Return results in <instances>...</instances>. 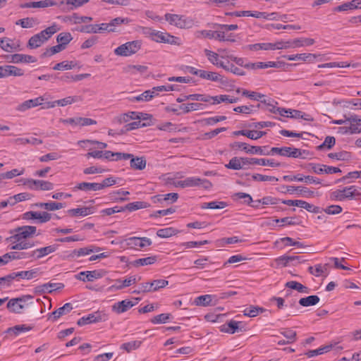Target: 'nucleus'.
<instances>
[{
	"instance_id": "obj_7",
	"label": "nucleus",
	"mask_w": 361,
	"mask_h": 361,
	"mask_svg": "<svg viewBox=\"0 0 361 361\" xmlns=\"http://www.w3.org/2000/svg\"><path fill=\"white\" fill-rule=\"evenodd\" d=\"M33 296L31 295H24L19 298H11L8 300L6 307L8 310L15 314H21L25 308L24 305H20V302H27L32 300Z\"/></svg>"
},
{
	"instance_id": "obj_41",
	"label": "nucleus",
	"mask_w": 361,
	"mask_h": 361,
	"mask_svg": "<svg viewBox=\"0 0 361 361\" xmlns=\"http://www.w3.org/2000/svg\"><path fill=\"white\" fill-rule=\"evenodd\" d=\"M154 97V91L153 90H146L141 94L133 97L130 99V101L135 102H148L151 100Z\"/></svg>"
},
{
	"instance_id": "obj_50",
	"label": "nucleus",
	"mask_w": 361,
	"mask_h": 361,
	"mask_svg": "<svg viewBox=\"0 0 361 361\" xmlns=\"http://www.w3.org/2000/svg\"><path fill=\"white\" fill-rule=\"evenodd\" d=\"M73 37L70 32H61L56 37V41L65 49L66 45L72 40Z\"/></svg>"
},
{
	"instance_id": "obj_32",
	"label": "nucleus",
	"mask_w": 361,
	"mask_h": 361,
	"mask_svg": "<svg viewBox=\"0 0 361 361\" xmlns=\"http://www.w3.org/2000/svg\"><path fill=\"white\" fill-rule=\"evenodd\" d=\"M68 214L72 216H85L94 212L93 207H81L76 209H71L67 211Z\"/></svg>"
},
{
	"instance_id": "obj_31",
	"label": "nucleus",
	"mask_w": 361,
	"mask_h": 361,
	"mask_svg": "<svg viewBox=\"0 0 361 361\" xmlns=\"http://www.w3.org/2000/svg\"><path fill=\"white\" fill-rule=\"evenodd\" d=\"M233 133L235 135H242L252 140H257L265 135L266 133L264 131L241 130L235 131Z\"/></svg>"
},
{
	"instance_id": "obj_58",
	"label": "nucleus",
	"mask_w": 361,
	"mask_h": 361,
	"mask_svg": "<svg viewBox=\"0 0 361 361\" xmlns=\"http://www.w3.org/2000/svg\"><path fill=\"white\" fill-rule=\"evenodd\" d=\"M157 261L156 256L147 257L145 258H140L135 260V266H145L154 264Z\"/></svg>"
},
{
	"instance_id": "obj_15",
	"label": "nucleus",
	"mask_w": 361,
	"mask_h": 361,
	"mask_svg": "<svg viewBox=\"0 0 361 361\" xmlns=\"http://www.w3.org/2000/svg\"><path fill=\"white\" fill-rule=\"evenodd\" d=\"M1 78L9 76H22L24 75V71L15 66L5 65L1 66Z\"/></svg>"
},
{
	"instance_id": "obj_21",
	"label": "nucleus",
	"mask_w": 361,
	"mask_h": 361,
	"mask_svg": "<svg viewBox=\"0 0 361 361\" xmlns=\"http://www.w3.org/2000/svg\"><path fill=\"white\" fill-rule=\"evenodd\" d=\"M283 180H288V181L296 180V181H299V182L305 181V183H314V184H320L321 183L320 180L314 176H303L301 174H298V175L293 176H284L283 177Z\"/></svg>"
},
{
	"instance_id": "obj_29",
	"label": "nucleus",
	"mask_w": 361,
	"mask_h": 361,
	"mask_svg": "<svg viewBox=\"0 0 361 361\" xmlns=\"http://www.w3.org/2000/svg\"><path fill=\"white\" fill-rule=\"evenodd\" d=\"M73 310V305L71 303H66L63 307L58 308L54 311L50 315L49 318L52 319L53 321L57 320L62 315L66 314Z\"/></svg>"
},
{
	"instance_id": "obj_24",
	"label": "nucleus",
	"mask_w": 361,
	"mask_h": 361,
	"mask_svg": "<svg viewBox=\"0 0 361 361\" xmlns=\"http://www.w3.org/2000/svg\"><path fill=\"white\" fill-rule=\"evenodd\" d=\"M102 277V274L97 271H81L78 275L75 276V278L82 281H92L94 279H99Z\"/></svg>"
},
{
	"instance_id": "obj_44",
	"label": "nucleus",
	"mask_w": 361,
	"mask_h": 361,
	"mask_svg": "<svg viewBox=\"0 0 361 361\" xmlns=\"http://www.w3.org/2000/svg\"><path fill=\"white\" fill-rule=\"evenodd\" d=\"M255 165H261V166H269L270 167H279L281 164L279 162H276L274 159H257L254 158Z\"/></svg>"
},
{
	"instance_id": "obj_12",
	"label": "nucleus",
	"mask_w": 361,
	"mask_h": 361,
	"mask_svg": "<svg viewBox=\"0 0 361 361\" xmlns=\"http://www.w3.org/2000/svg\"><path fill=\"white\" fill-rule=\"evenodd\" d=\"M23 184L32 190H51L54 188L52 183L42 180L25 179Z\"/></svg>"
},
{
	"instance_id": "obj_40",
	"label": "nucleus",
	"mask_w": 361,
	"mask_h": 361,
	"mask_svg": "<svg viewBox=\"0 0 361 361\" xmlns=\"http://www.w3.org/2000/svg\"><path fill=\"white\" fill-rule=\"evenodd\" d=\"M361 1L358 0H353L350 2L344 3L340 6H338L334 8V11H345L349 9H355L359 8V4Z\"/></svg>"
},
{
	"instance_id": "obj_62",
	"label": "nucleus",
	"mask_w": 361,
	"mask_h": 361,
	"mask_svg": "<svg viewBox=\"0 0 361 361\" xmlns=\"http://www.w3.org/2000/svg\"><path fill=\"white\" fill-rule=\"evenodd\" d=\"M176 230L172 227L161 228L157 231V235L160 238H169L176 234Z\"/></svg>"
},
{
	"instance_id": "obj_18",
	"label": "nucleus",
	"mask_w": 361,
	"mask_h": 361,
	"mask_svg": "<svg viewBox=\"0 0 361 361\" xmlns=\"http://www.w3.org/2000/svg\"><path fill=\"white\" fill-rule=\"evenodd\" d=\"M61 121L66 124L80 126H86L90 125L97 124V121L92 118H82V117H76V118H70L67 119H61Z\"/></svg>"
},
{
	"instance_id": "obj_17",
	"label": "nucleus",
	"mask_w": 361,
	"mask_h": 361,
	"mask_svg": "<svg viewBox=\"0 0 361 361\" xmlns=\"http://www.w3.org/2000/svg\"><path fill=\"white\" fill-rule=\"evenodd\" d=\"M151 244V240L146 237H131L126 239V245L131 248H136L137 247L142 248L146 246H149Z\"/></svg>"
},
{
	"instance_id": "obj_35",
	"label": "nucleus",
	"mask_w": 361,
	"mask_h": 361,
	"mask_svg": "<svg viewBox=\"0 0 361 361\" xmlns=\"http://www.w3.org/2000/svg\"><path fill=\"white\" fill-rule=\"evenodd\" d=\"M179 109L186 114L190 111L202 110L204 109V104L201 103L183 104L179 106Z\"/></svg>"
},
{
	"instance_id": "obj_63",
	"label": "nucleus",
	"mask_w": 361,
	"mask_h": 361,
	"mask_svg": "<svg viewBox=\"0 0 361 361\" xmlns=\"http://www.w3.org/2000/svg\"><path fill=\"white\" fill-rule=\"evenodd\" d=\"M336 140L334 137L327 136L326 137L324 142L317 147V149L319 150H322L324 148L330 149L334 146Z\"/></svg>"
},
{
	"instance_id": "obj_10",
	"label": "nucleus",
	"mask_w": 361,
	"mask_h": 361,
	"mask_svg": "<svg viewBox=\"0 0 361 361\" xmlns=\"http://www.w3.org/2000/svg\"><path fill=\"white\" fill-rule=\"evenodd\" d=\"M59 246V245L57 244H53L46 247L37 248L30 252V257L32 260H39L41 258L56 252L58 250Z\"/></svg>"
},
{
	"instance_id": "obj_51",
	"label": "nucleus",
	"mask_w": 361,
	"mask_h": 361,
	"mask_svg": "<svg viewBox=\"0 0 361 361\" xmlns=\"http://www.w3.org/2000/svg\"><path fill=\"white\" fill-rule=\"evenodd\" d=\"M15 279L13 272L5 276L0 277V288H9Z\"/></svg>"
},
{
	"instance_id": "obj_56",
	"label": "nucleus",
	"mask_w": 361,
	"mask_h": 361,
	"mask_svg": "<svg viewBox=\"0 0 361 361\" xmlns=\"http://www.w3.org/2000/svg\"><path fill=\"white\" fill-rule=\"evenodd\" d=\"M15 143L20 145L31 144L32 145H38L42 143V140L36 137L31 138H17L15 140Z\"/></svg>"
},
{
	"instance_id": "obj_22",
	"label": "nucleus",
	"mask_w": 361,
	"mask_h": 361,
	"mask_svg": "<svg viewBox=\"0 0 361 361\" xmlns=\"http://www.w3.org/2000/svg\"><path fill=\"white\" fill-rule=\"evenodd\" d=\"M57 3L54 0H43L39 1H33L29 3H24L20 4V7L22 8H47L56 6Z\"/></svg>"
},
{
	"instance_id": "obj_25",
	"label": "nucleus",
	"mask_w": 361,
	"mask_h": 361,
	"mask_svg": "<svg viewBox=\"0 0 361 361\" xmlns=\"http://www.w3.org/2000/svg\"><path fill=\"white\" fill-rule=\"evenodd\" d=\"M101 250L99 247H82L78 250H73L68 256L69 259H74L76 257L81 256L88 255L93 252H99Z\"/></svg>"
},
{
	"instance_id": "obj_8",
	"label": "nucleus",
	"mask_w": 361,
	"mask_h": 361,
	"mask_svg": "<svg viewBox=\"0 0 361 361\" xmlns=\"http://www.w3.org/2000/svg\"><path fill=\"white\" fill-rule=\"evenodd\" d=\"M300 42H305L306 45H312L314 43V39L312 38H298L293 41L277 42H276V49H286L303 47L304 44H300Z\"/></svg>"
},
{
	"instance_id": "obj_36",
	"label": "nucleus",
	"mask_w": 361,
	"mask_h": 361,
	"mask_svg": "<svg viewBox=\"0 0 361 361\" xmlns=\"http://www.w3.org/2000/svg\"><path fill=\"white\" fill-rule=\"evenodd\" d=\"M75 189L84 190V191L101 190L99 183H87V182H82V183H80L77 184L76 186L75 187Z\"/></svg>"
},
{
	"instance_id": "obj_43",
	"label": "nucleus",
	"mask_w": 361,
	"mask_h": 361,
	"mask_svg": "<svg viewBox=\"0 0 361 361\" xmlns=\"http://www.w3.org/2000/svg\"><path fill=\"white\" fill-rule=\"evenodd\" d=\"M285 286L286 288L296 290L300 293H309V292H310V289L307 287H306V286H303L302 283L295 281H288L285 284Z\"/></svg>"
},
{
	"instance_id": "obj_59",
	"label": "nucleus",
	"mask_w": 361,
	"mask_h": 361,
	"mask_svg": "<svg viewBox=\"0 0 361 361\" xmlns=\"http://www.w3.org/2000/svg\"><path fill=\"white\" fill-rule=\"evenodd\" d=\"M131 22V20L128 18H121L118 17L111 20L110 23H109V25L110 26V28L114 30V32L116 31V27L118 25H120L121 24H128Z\"/></svg>"
},
{
	"instance_id": "obj_30",
	"label": "nucleus",
	"mask_w": 361,
	"mask_h": 361,
	"mask_svg": "<svg viewBox=\"0 0 361 361\" xmlns=\"http://www.w3.org/2000/svg\"><path fill=\"white\" fill-rule=\"evenodd\" d=\"M11 62L13 63H35L37 61L36 58L30 55L15 54L11 55Z\"/></svg>"
},
{
	"instance_id": "obj_38",
	"label": "nucleus",
	"mask_w": 361,
	"mask_h": 361,
	"mask_svg": "<svg viewBox=\"0 0 361 361\" xmlns=\"http://www.w3.org/2000/svg\"><path fill=\"white\" fill-rule=\"evenodd\" d=\"M240 324V322H236L234 320H231L227 324H225L223 326H221V331H224V332L233 334L238 331V330L240 329H239Z\"/></svg>"
},
{
	"instance_id": "obj_3",
	"label": "nucleus",
	"mask_w": 361,
	"mask_h": 361,
	"mask_svg": "<svg viewBox=\"0 0 361 361\" xmlns=\"http://www.w3.org/2000/svg\"><path fill=\"white\" fill-rule=\"evenodd\" d=\"M57 31L58 28L56 25L48 27L45 30L31 37L28 41L27 47L30 49L39 47Z\"/></svg>"
},
{
	"instance_id": "obj_39",
	"label": "nucleus",
	"mask_w": 361,
	"mask_h": 361,
	"mask_svg": "<svg viewBox=\"0 0 361 361\" xmlns=\"http://www.w3.org/2000/svg\"><path fill=\"white\" fill-rule=\"evenodd\" d=\"M37 269H32L29 271H21L18 272H13L15 279L19 281L20 279H31L37 276Z\"/></svg>"
},
{
	"instance_id": "obj_53",
	"label": "nucleus",
	"mask_w": 361,
	"mask_h": 361,
	"mask_svg": "<svg viewBox=\"0 0 361 361\" xmlns=\"http://www.w3.org/2000/svg\"><path fill=\"white\" fill-rule=\"evenodd\" d=\"M257 68H280L283 66V63L281 61H268V62H257Z\"/></svg>"
},
{
	"instance_id": "obj_28",
	"label": "nucleus",
	"mask_w": 361,
	"mask_h": 361,
	"mask_svg": "<svg viewBox=\"0 0 361 361\" xmlns=\"http://www.w3.org/2000/svg\"><path fill=\"white\" fill-rule=\"evenodd\" d=\"M319 56H322V55L314 54H297L295 55L285 56L284 57L287 59L288 61L302 60L314 61L317 57Z\"/></svg>"
},
{
	"instance_id": "obj_20",
	"label": "nucleus",
	"mask_w": 361,
	"mask_h": 361,
	"mask_svg": "<svg viewBox=\"0 0 361 361\" xmlns=\"http://www.w3.org/2000/svg\"><path fill=\"white\" fill-rule=\"evenodd\" d=\"M115 281H116V283L111 286L109 288V290L112 291V290H121L124 288L128 287L133 284L136 283L137 281L135 276H130L129 278L126 279L124 280L116 279Z\"/></svg>"
},
{
	"instance_id": "obj_47",
	"label": "nucleus",
	"mask_w": 361,
	"mask_h": 361,
	"mask_svg": "<svg viewBox=\"0 0 361 361\" xmlns=\"http://www.w3.org/2000/svg\"><path fill=\"white\" fill-rule=\"evenodd\" d=\"M200 77L202 79L211 80V81H219L221 80V75L216 72L207 71L202 70Z\"/></svg>"
},
{
	"instance_id": "obj_27",
	"label": "nucleus",
	"mask_w": 361,
	"mask_h": 361,
	"mask_svg": "<svg viewBox=\"0 0 361 361\" xmlns=\"http://www.w3.org/2000/svg\"><path fill=\"white\" fill-rule=\"evenodd\" d=\"M135 305V303H133L130 300H124L121 302H116L112 306V310L117 314H121L126 312L133 307Z\"/></svg>"
},
{
	"instance_id": "obj_6",
	"label": "nucleus",
	"mask_w": 361,
	"mask_h": 361,
	"mask_svg": "<svg viewBox=\"0 0 361 361\" xmlns=\"http://www.w3.org/2000/svg\"><path fill=\"white\" fill-rule=\"evenodd\" d=\"M231 146L233 149H240L251 154L269 155V153H268V148L266 146H250L247 143L240 142H235Z\"/></svg>"
},
{
	"instance_id": "obj_49",
	"label": "nucleus",
	"mask_w": 361,
	"mask_h": 361,
	"mask_svg": "<svg viewBox=\"0 0 361 361\" xmlns=\"http://www.w3.org/2000/svg\"><path fill=\"white\" fill-rule=\"evenodd\" d=\"M90 1V0H66L61 1L60 4H66L67 6H70L69 10H73L74 8L82 6Z\"/></svg>"
},
{
	"instance_id": "obj_61",
	"label": "nucleus",
	"mask_w": 361,
	"mask_h": 361,
	"mask_svg": "<svg viewBox=\"0 0 361 361\" xmlns=\"http://www.w3.org/2000/svg\"><path fill=\"white\" fill-rule=\"evenodd\" d=\"M328 157L331 159L346 161L350 159L351 155L350 153L348 152H340L336 153H329Z\"/></svg>"
},
{
	"instance_id": "obj_45",
	"label": "nucleus",
	"mask_w": 361,
	"mask_h": 361,
	"mask_svg": "<svg viewBox=\"0 0 361 361\" xmlns=\"http://www.w3.org/2000/svg\"><path fill=\"white\" fill-rule=\"evenodd\" d=\"M319 298L317 295H310L300 299L299 304L303 307L312 306L317 304Z\"/></svg>"
},
{
	"instance_id": "obj_52",
	"label": "nucleus",
	"mask_w": 361,
	"mask_h": 361,
	"mask_svg": "<svg viewBox=\"0 0 361 361\" xmlns=\"http://www.w3.org/2000/svg\"><path fill=\"white\" fill-rule=\"evenodd\" d=\"M141 343L142 341H140L125 343L121 345V349L126 350L127 353H130L132 350L137 349L141 345Z\"/></svg>"
},
{
	"instance_id": "obj_14",
	"label": "nucleus",
	"mask_w": 361,
	"mask_h": 361,
	"mask_svg": "<svg viewBox=\"0 0 361 361\" xmlns=\"http://www.w3.org/2000/svg\"><path fill=\"white\" fill-rule=\"evenodd\" d=\"M169 284V281L164 279L154 280L151 282L142 283V288L146 293L154 292L160 288L166 287Z\"/></svg>"
},
{
	"instance_id": "obj_46",
	"label": "nucleus",
	"mask_w": 361,
	"mask_h": 361,
	"mask_svg": "<svg viewBox=\"0 0 361 361\" xmlns=\"http://www.w3.org/2000/svg\"><path fill=\"white\" fill-rule=\"evenodd\" d=\"M212 296L211 295H200L195 299L194 303L197 306L207 307L211 305Z\"/></svg>"
},
{
	"instance_id": "obj_9",
	"label": "nucleus",
	"mask_w": 361,
	"mask_h": 361,
	"mask_svg": "<svg viewBox=\"0 0 361 361\" xmlns=\"http://www.w3.org/2000/svg\"><path fill=\"white\" fill-rule=\"evenodd\" d=\"M108 319L107 314L103 311H96L86 317H82L77 322L78 326L104 322Z\"/></svg>"
},
{
	"instance_id": "obj_11",
	"label": "nucleus",
	"mask_w": 361,
	"mask_h": 361,
	"mask_svg": "<svg viewBox=\"0 0 361 361\" xmlns=\"http://www.w3.org/2000/svg\"><path fill=\"white\" fill-rule=\"evenodd\" d=\"M307 168H308L311 171L317 174H332L341 172V170L338 167L330 166L324 164H318L314 163L308 164Z\"/></svg>"
},
{
	"instance_id": "obj_13",
	"label": "nucleus",
	"mask_w": 361,
	"mask_h": 361,
	"mask_svg": "<svg viewBox=\"0 0 361 361\" xmlns=\"http://www.w3.org/2000/svg\"><path fill=\"white\" fill-rule=\"evenodd\" d=\"M177 37L171 35L167 32H160L155 30L153 35V41L159 43H167L171 44H176Z\"/></svg>"
},
{
	"instance_id": "obj_5",
	"label": "nucleus",
	"mask_w": 361,
	"mask_h": 361,
	"mask_svg": "<svg viewBox=\"0 0 361 361\" xmlns=\"http://www.w3.org/2000/svg\"><path fill=\"white\" fill-rule=\"evenodd\" d=\"M164 18L170 25H174L178 28H189L192 25V20L185 18L184 16L166 13Z\"/></svg>"
},
{
	"instance_id": "obj_34",
	"label": "nucleus",
	"mask_w": 361,
	"mask_h": 361,
	"mask_svg": "<svg viewBox=\"0 0 361 361\" xmlns=\"http://www.w3.org/2000/svg\"><path fill=\"white\" fill-rule=\"evenodd\" d=\"M30 252H12L9 253H6L4 255V258L5 260H6V264L10 261L13 259H29L30 257Z\"/></svg>"
},
{
	"instance_id": "obj_55",
	"label": "nucleus",
	"mask_w": 361,
	"mask_h": 361,
	"mask_svg": "<svg viewBox=\"0 0 361 361\" xmlns=\"http://www.w3.org/2000/svg\"><path fill=\"white\" fill-rule=\"evenodd\" d=\"M226 206V203L225 202H218L213 201L210 202H205L202 206V209H223Z\"/></svg>"
},
{
	"instance_id": "obj_16",
	"label": "nucleus",
	"mask_w": 361,
	"mask_h": 361,
	"mask_svg": "<svg viewBox=\"0 0 361 361\" xmlns=\"http://www.w3.org/2000/svg\"><path fill=\"white\" fill-rule=\"evenodd\" d=\"M187 188L202 187L204 189H209L212 187V183L207 179H202L197 177H188L185 178Z\"/></svg>"
},
{
	"instance_id": "obj_26",
	"label": "nucleus",
	"mask_w": 361,
	"mask_h": 361,
	"mask_svg": "<svg viewBox=\"0 0 361 361\" xmlns=\"http://www.w3.org/2000/svg\"><path fill=\"white\" fill-rule=\"evenodd\" d=\"M64 285L61 283H48L35 288V292L37 293H51L53 290H56L63 288Z\"/></svg>"
},
{
	"instance_id": "obj_64",
	"label": "nucleus",
	"mask_w": 361,
	"mask_h": 361,
	"mask_svg": "<svg viewBox=\"0 0 361 361\" xmlns=\"http://www.w3.org/2000/svg\"><path fill=\"white\" fill-rule=\"evenodd\" d=\"M227 169H231L233 170H240L242 169L241 166V157H233L226 165Z\"/></svg>"
},
{
	"instance_id": "obj_33",
	"label": "nucleus",
	"mask_w": 361,
	"mask_h": 361,
	"mask_svg": "<svg viewBox=\"0 0 361 361\" xmlns=\"http://www.w3.org/2000/svg\"><path fill=\"white\" fill-rule=\"evenodd\" d=\"M130 167L134 170H143L146 167V159L144 157L130 158Z\"/></svg>"
},
{
	"instance_id": "obj_2",
	"label": "nucleus",
	"mask_w": 361,
	"mask_h": 361,
	"mask_svg": "<svg viewBox=\"0 0 361 361\" xmlns=\"http://www.w3.org/2000/svg\"><path fill=\"white\" fill-rule=\"evenodd\" d=\"M268 153H269V155L276 154L283 157L300 159H306L310 155L308 150L293 147H272L271 149H268Z\"/></svg>"
},
{
	"instance_id": "obj_60",
	"label": "nucleus",
	"mask_w": 361,
	"mask_h": 361,
	"mask_svg": "<svg viewBox=\"0 0 361 361\" xmlns=\"http://www.w3.org/2000/svg\"><path fill=\"white\" fill-rule=\"evenodd\" d=\"M221 68H224L225 71L233 73V74L237 75L243 76L245 75V72L244 71L236 67L233 63L229 65L224 63V66H222Z\"/></svg>"
},
{
	"instance_id": "obj_54",
	"label": "nucleus",
	"mask_w": 361,
	"mask_h": 361,
	"mask_svg": "<svg viewBox=\"0 0 361 361\" xmlns=\"http://www.w3.org/2000/svg\"><path fill=\"white\" fill-rule=\"evenodd\" d=\"M149 206V204L145 202H134L128 204L123 208H125V210L128 209V210L132 212V211L137 210L140 209L147 208Z\"/></svg>"
},
{
	"instance_id": "obj_1",
	"label": "nucleus",
	"mask_w": 361,
	"mask_h": 361,
	"mask_svg": "<svg viewBox=\"0 0 361 361\" xmlns=\"http://www.w3.org/2000/svg\"><path fill=\"white\" fill-rule=\"evenodd\" d=\"M37 228L34 226H19L10 231L12 234L6 238V241L11 243L13 245L11 250H27L34 246V243L26 241L27 239L34 237L36 234Z\"/></svg>"
},
{
	"instance_id": "obj_42",
	"label": "nucleus",
	"mask_w": 361,
	"mask_h": 361,
	"mask_svg": "<svg viewBox=\"0 0 361 361\" xmlns=\"http://www.w3.org/2000/svg\"><path fill=\"white\" fill-rule=\"evenodd\" d=\"M205 55L207 56L208 60L213 65L216 66L217 67L224 66V62L219 60V54L209 49H204Z\"/></svg>"
},
{
	"instance_id": "obj_48",
	"label": "nucleus",
	"mask_w": 361,
	"mask_h": 361,
	"mask_svg": "<svg viewBox=\"0 0 361 361\" xmlns=\"http://www.w3.org/2000/svg\"><path fill=\"white\" fill-rule=\"evenodd\" d=\"M147 70V67L142 65H128L123 68L124 72L130 74H135L136 72L143 73L146 72Z\"/></svg>"
},
{
	"instance_id": "obj_23",
	"label": "nucleus",
	"mask_w": 361,
	"mask_h": 361,
	"mask_svg": "<svg viewBox=\"0 0 361 361\" xmlns=\"http://www.w3.org/2000/svg\"><path fill=\"white\" fill-rule=\"evenodd\" d=\"M343 201L345 200H357L361 195V192L357 189L356 186L351 185L349 187H345L342 189Z\"/></svg>"
},
{
	"instance_id": "obj_19",
	"label": "nucleus",
	"mask_w": 361,
	"mask_h": 361,
	"mask_svg": "<svg viewBox=\"0 0 361 361\" xmlns=\"http://www.w3.org/2000/svg\"><path fill=\"white\" fill-rule=\"evenodd\" d=\"M44 102V98L43 97H39L35 99H28L19 104L16 110L18 111H25L26 110L36 107L37 106L42 105Z\"/></svg>"
},
{
	"instance_id": "obj_57",
	"label": "nucleus",
	"mask_w": 361,
	"mask_h": 361,
	"mask_svg": "<svg viewBox=\"0 0 361 361\" xmlns=\"http://www.w3.org/2000/svg\"><path fill=\"white\" fill-rule=\"evenodd\" d=\"M80 100H81V99L80 97L70 96V97H67L61 99L56 100V102H57L58 106H65L66 105L71 104L73 103L77 102Z\"/></svg>"
},
{
	"instance_id": "obj_37",
	"label": "nucleus",
	"mask_w": 361,
	"mask_h": 361,
	"mask_svg": "<svg viewBox=\"0 0 361 361\" xmlns=\"http://www.w3.org/2000/svg\"><path fill=\"white\" fill-rule=\"evenodd\" d=\"M32 329V326H26L25 324L16 325L7 329V333L15 336H18L21 333L27 332Z\"/></svg>"
},
{
	"instance_id": "obj_4",
	"label": "nucleus",
	"mask_w": 361,
	"mask_h": 361,
	"mask_svg": "<svg viewBox=\"0 0 361 361\" xmlns=\"http://www.w3.org/2000/svg\"><path fill=\"white\" fill-rule=\"evenodd\" d=\"M142 44L141 40L127 42L115 49L114 52L116 56H130L138 52L142 47Z\"/></svg>"
}]
</instances>
